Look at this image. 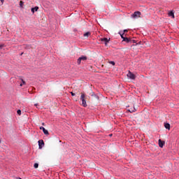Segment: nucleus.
Masks as SVG:
<instances>
[{"label": "nucleus", "instance_id": "13", "mask_svg": "<svg viewBox=\"0 0 179 179\" xmlns=\"http://www.w3.org/2000/svg\"><path fill=\"white\" fill-rule=\"evenodd\" d=\"M123 41H125L126 43H129L131 41V39L129 38H123Z\"/></svg>", "mask_w": 179, "mask_h": 179}, {"label": "nucleus", "instance_id": "18", "mask_svg": "<svg viewBox=\"0 0 179 179\" xmlns=\"http://www.w3.org/2000/svg\"><path fill=\"white\" fill-rule=\"evenodd\" d=\"M119 34H120L122 38H123V39L125 38V37H124V33L120 32Z\"/></svg>", "mask_w": 179, "mask_h": 179}, {"label": "nucleus", "instance_id": "23", "mask_svg": "<svg viewBox=\"0 0 179 179\" xmlns=\"http://www.w3.org/2000/svg\"><path fill=\"white\" fill-rule=\"evenodd\" d=\"M71 96H75V93H73V92H71Z\"/></svg>", "mask_w": 179, "mask_h": 179}, {"label": "nucleus", "instance_id": "4", "mask_svg": "<svg viewBox=\"0 0 179 179\" xmlns=\"http://www.w3.org/2000/svg\"><path fill=\"white\" fill-rule=\"evenodd\" d=\"M127 78H129V79H132L133 80H135L136 76L132 72L129 71V73H127Z\"/></svg>", "mask_w": 179, "mask_h": 179}, {"label": "nucleus", "instance_id": "7", "mask_svg": "<svg viewBox=\"0 0 179 179\" xmlns=\"http://www.w3.org/2000/svg\"><path fill=\"white\" fill-rule=\"evenodd\" d=\"M40 129H42L43 134H45V135H48V130L45 129V128H44L43 127H41Z\"/></svg>", "mask_w": 179, "mask_h": 179}, {"label": "nucleus", "instance_id": "9", "mask_svg": "<svg viewBox=\"0 0 179 179\" xmlns=\"http://www.w3.org/2000/svg\"><path fill=\"white\" fill-rule=\"evenodd\" d=\"M90 95L92 96V97H95V99H96V100H99V96L96 95V94H94V92H92L91 93H90Z\"/></svg>", "mask_w": 179, "mask_h": 179}, {"label": "nucleus", "instance_id": "21", "mask_svg": "<svg viewBox=\"0 0 179 179\" xmlns=\"http://www.w3.org/2000/svg\"><path fill=\"white\" fill-rule=\"evenodd\" d=\"M122 33H123V34H124V33H128V30H127V29H124Z\"/></svg>", "mask_w": 179, "mask_h": 179}, {"label": "nucleus", "instance_id": "12", "mask_svg": "<svg viewBox=\"0 0 179 179\" xmlns=\"http://www.w3.org/2000/svg\"><path fill=\"white\" fill-rule=\"evenodd\" d=\"M169 16H170L171 17L174 19V13H173V11L169 12Z\"/></svg>", "mask_w": 179, "mask_h": 179}, {"label": "nucleus", "instance_id": "25", "mask_svg": "<svg viewBox=\"0 0 179 179\" xmlns=\"http://www.w3.org/2000/svg\"><path fill=\"white\" fill-rule=\"evenodd\" d=\"M0 1H1V3H3L5 0H0Z\"/></svg>", "mask_w": 179, "mask_h": 179}, {"label": "nucleus", "instance_id": "16", "mask_svg": "<svg viewBox=\"0 0 179 179\" xmlns=\"http://www.w3.org/2000/svg\"><path fill=\"white\" fill-rule=\"evenodd\" d=\"M24 3L22 1H20V8H23Z\"/></svg>", "mask_w": 179, "mask_h": 179}, {"label": "nucleus", "instance_id": "10", "mask_svg": "<svg viewBox=\"0 0 179 179\" xmlns=\"http://www.w3.org/2000/svg\"><path fill=\"white\" fill-rule=\"evenodd\" d=\"M128 111L129 113H135V111H136V108H135V107L131 108L130 109H128Z\"/></svg>", "mask_w": 179, "mask_h": 179}, {"label": "nucleus", "instance_id": "15", "mask_svg": "<svg viewBox=\"0 0 179 179\" xmlns=\"http://www.w3.org/2000/svg\"><path fill=\"white\" fill-rule=\"evenodd\" d=\"M90 32H86L85 34H83L84 37H89L90 36Z\"/></svg>", "mask_w": 179, "mask_h": 179}, {"label": "nucleus", "instance_id": "26", "mask_svg": "<svg viewBox=\"0 0 179 179\" xmlns=\"http://www.w3.org/2000/svg\"><path fill=\"white\" fill-rule=\"evenodd\" d=\"M23 85H24L23 83H21V84L20 85V86L22 87V86H23Z\"/></svg>", "mask_w": 179, "mask_h": 179}, {"label": "nucleus", "instance_id": "19", "mask_svg": "<svg viewBox=\"0 0 179 179\" xmlns=\"http://www.w3.org/2000/svg\"><path fill=\"white\" fill-rule=\"evenodd\" d=\"M17 113L18 115H20V114H22V110H18L17 111Z\"/></svg>", "mask_w": 179, "mask_h": 179}, {"label": "nucleus", "instance_id": "22", "mask_svg": "<svg viewBox=\"0 0 179 179\" xmlns=\"http://www.w3.org/2000/svg\"><path fill=\"white\" fill-rule=\"evenodd\" d=\"M110 64H111L112 65H115V62H110Z\"/></svg>", "mask_w": 179, "mask_h": 179}, {"label": "nucleus", "instance_id": "14", "mask_svg": "<svg viewBox=\"0 0 179 179\" xmlns=\"http://www.w3.org/2000/svg\"><path fill=\"white\" fill-rule=\"evenodd\" d=\"M164 127L166 129H170V124L169 123H165Z\"/></svg>", "mask_w": 179, "mask_h": 179}, {"label": "nucleus", "instance_id": "3", "mask_svg": "<svg viewBox=\"0 0 179 179\" xmlns=\"http://www.w3.org/2000/svg\"><path fill=\"white\" fill-rule=\"evenodd\" d=\"M142 13L140 11H136L131 15V17L133 19H138V17H141Z\"/></svg>", "mask_w": 179, "mask_h": 179}, {"label": "nucleus", "instance_id": "1", "mask_svg": "<svg viewBox=\"0 0 179 179\" xmlns=\"http://www.w3.org/2000/svg\"><path fill=\"white\" fill-rule=\"evenodd\" d=\"M80 100L82 101V106L83 107H87V103H86V95H85V94L81 93Z\"/></svg>", "mask_w": 179, "mask_h": 179}, {"label": "nucleus", "instance_id": "8", "mask_svg": "<svg viewBox=\"0 0 179 179\" xmlns=\"http://www.w3.org/2000/svg\"><path fill=\"white\" fill-rule=\"evenodd\" d=\"M159 148H163V146H164V141L159 139Z\"/></svg>", "mask_w": 179, "mask_h": 179}, {"label": "nucleus", "instance_id": "17", "mask_svg": "<svg viewBox=\"0 0 179 179\" xmlns=\"http://www.w3.org/2000/svg\"><path fill=\"white\" fill-rule=\"evenodd\" d=\"M34 169H38V163H35L34 165Z\"/></svg>", "mask_w": 179, "mask_h": 179}, {"label": "nucleus", "instance_id": "6", "mask_svg": "<svg viewBox=\"0 0 179 179\" xmlns=\"http://www.w3.org/2000/svg\"><path fill=\"white\" fill-rule=\"evenodd\" d=\"M101 41L104 43L105 45H107V43L110 41V39H108L107 38H103L101 39Z\"/></svg>", "mask_w": 179, "mask_h": 179}, {"label": "nucleus", "instance_id": "2", "mask_svg": "<svg viewBox=\"0 0 179 179\" xmlns=\"http://www.w3.org/2000/svg\"><path fill=\"white\" fill-rule=\"evenodd\" d=\"M85 61H87V57L86 56H81L77 60L78 65H80V64H83Z\"/></svg>", "mask_w": 179, "mask_h": 179}, {"label": "nucleus", "instance_id": "28", "mask_svg": "<svg viewBox=\"0 0 179 179\" xmlns=\"http://www.w3.org/2000/svg\"><path fill=\"white\" fill-rule=\"evenodd\" d=\"M35 106H37V103H36Z\"/></svg>", "mask_w": 179, "mask_h": 179}, {"label": "nucleus", "instance_id": "11", "mask_svg": "<svg viewBox=\"0 0 179 179\" xmlns=\"http://www.w3.org/2000/svg\"><path fill=\"white\" fill-rule=\"evenodd\" d=\"M37 10H38V7H37V6L31 8L32 13H34V12H37Z\"/></svg>", "mask_w": 179, "mask_h": 179}, {"label": "nucleus", "instance_id": "27", "mask_svg": "<svg viewBox=\"0 0 179 179\" xmlns=\"http://www.w3.org/2000/svg\"><path fill=\"white\" fill-rule=\"evenodd\" d=\"M42 125H45V124H44V123H42Z\"/></svg>", "mask_w": 179, "mask_h": 179}, {"label": "nucleus", "instance_id": "29", "mask_svg": "<svg viewBox=\"0 0 179 179\" xmlns=\"http://www.w3.org/2000/svg\"><path fill=\"white\" fill-rule=\"evenodd\" d=\"M0 143H1V140H0Z\"/></svg>", "mask_w": 179, "mask_h": 179}, {"label": "nucleus", "instance_id": "20", "mask_svg": "<svg viewBox=\"0 0 179 179\" xmlns=\"http://www.w3.org/2000/svg\"><path fill=\"white\" fill-rule=\"evenodd\" d=\"M20 80H22V84L26 85V81H24L23 79H22V78Z\"/></svg>", "mask_w": 179, "mask_h": 179}, {"label": "nucleus", "instance_id": "24", "mask_svg": "<svg viewBox=\"0 0 179 179\" xmlns=\"http://www.w3.org/2000/svg\"><path fill=\"white\" fill-rule=\"evenodd\" d=\"M3 47V45H0V50H2V48Z\"/></svg>", "mask_w": 179, "mask_h": 179}, {"label": "nucleus", "instance_id": "5", "mask_svg": "<svg viewBox=\"0 0 179 179\" xmlns=\"http://www.w3.org/2000/svg\"><path fill=\"white\" fill-rule=\"evenodd\" d=\"M38 142L39 149H43V146H44V141L39 140Z\"/></svg>", "mask_w": 179, "mask_h": 179}]
</instances>
